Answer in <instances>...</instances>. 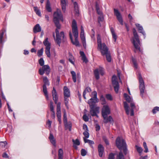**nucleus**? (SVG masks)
<instances>
[{
  "label": "nucleus",
  "mask_w": 159,
  "mask_h": 159,
  "mask_svg": "<svg viewBox=\"0 0 159 159\" xmlns=\"http://www.w3.org/2000/svg\"><path fill=\"white\" fill-rule=\"evenodd\" d=\"M62 15L61 10L57 9L56 11L53 14V21L57 27L56 30V42L60 46L61 43V40H62L64 38V34L63 32H61L59 34V30L60 29L61 25L59 23L60 20H62Z\"/></svg>",
  "instance_id": "obj_1"
},
{
  "label": "nucleus",
  "mask_w": 159,
  "mask_h": 159,
  "mask_svg": "<svg viewBox=\"0 0 159 159\" xmlns=\"http://www.w3.org/2000/svg\"><path fill=\"white\" fill-rule=\"evenodd\" d=\"M98 50L100 51L102 56L106 55V59L109 62L111 61V57L110 53L108 52V49L104 43H102L101 36L98 34L97 38Z\"/></svg>",
  "instance_id": "obj_2"
},
{
  "label": "nucleus",
  "mask_w": 159,
  "mask_h": 159,
  "mask_svg": "<svg viewBox=\"0 0 159 159\" xmlns=\"http://www.w3.org/2000/svg\"><path fill=\"white\" fill-rule=\"evenodd\" d=\"M124 97L125 98V100L128 102L130 103L131 109H130L128 105L126 102H124V107L125 111V112L127 115L129 114L130 112V116H133L134 115V109L135 108V107L134 103L133 102V100L127 94L124 93Z\"/></svg>",
  "instance_id": "obj_3"
},
{
  "label": "nucleus",
  "mask_w": 159,
  "mask_h": 159,
  "mask_svg": "<svg viewBox=\"0 0 159 159\" xmlns=\"http://www.w3.org/2000/svg\"><path fill=\"white\" fill-rule=\"evenodd\" d=\"M116 145L120 150H121L122 149L124 154L126 155L127 151L126 144L124 139L119 137H117L116 140Z\"/></svg>",
  "instance_id": "obj_4"
},
{
  "label": "nucleus",
  "mask_w": 159,
  "mask_h": 159,
  "mask_svg": "<svg viewBox=\"0 0 159 159\" xmlns=\"http://www.w3.org/2000/svg\"><path fill=\"white\" fill-rule=\"evenodd\" d=\"M133 31L134 37L133 38L132 43L136 49L134 51L135 52H136V50H138L140 51V43L139 36L135 28L133 29Z\"/></svg>",
  "instance_id": "obj_5"
},
{
  "label": "nucleus",
  "mask_w": 159,
  "mask_h": 159,
  "mask_svg": "<svg viewBox=\"0 0 159 159\" xmlns=\"http://www.w3.org/2000/svg\"><path fill=\"white\" fill-rule=\"evenodd\" d=\"M91 98L88 100V103L89 106H95V104L98 102V99L97 98V93L96 91H93L90 95Z\"/></svg>",
  "instance_id": "obj_6"
},
{
  "label": "nucleus",
  "mask_w": 159,
  "mask_h": 159,
  "mask_svg": "<svg viewBox=\"0 0 159 159\" xmlns=\"http://www.w3.org/2000/svg\"><path fill=\"white\" fill-rule=\"evenodd\" d=\"M139 87L140 91V95L142 97H143V94L144 93L145 91V87L144 82L141 75L139 74Z\"/></svg>",
  "instance_id": "obj_7"
},
{
  "label": "nucleus",
  "mask_w": 159,
  "mask_h": 159,
  "mask_svg": "<svg viewBox=\"0 0 159 159\" xmlns=\"http://www.w3.org/2000/svg\"><path fill=\"white\" fill-rule=\"evenodd\" d=\"M43 44L46 46L45 53L47 56L50 58L51 57L50 49L51 48V44L48 41V38H47L43 41Z\"/></svg>",
  "instance_id": "obj_8"
},
{
  "label": "nucleus",
  "mask_w": 159,
  "mask_h": 159,
  "mask_svg": "<svg viewBox=\"0 0 159 159\" xmlns=\"http://www.w3.org/2000/svg\"><path fill=\"white\" fill-rule=\"evenodd\" d=\"M90 107V113L92 116H96L98 117V116L97 115L99 112V110L100 107H95V106H89Z\"/></svg>",
  "instance_id": "obj_9"
},
{
  "label": "nucleus",
  "mask_w": 159,
  "mask_h": 159,
  "mask_svg": "<svg viewBox=\"0 0 159 159\" xmlns=\"http://www.w3.org/2000/svg\"><path fill=\"white\" fill-rule=\"evenodd\" d=\"M50 71V68L49 66L48 65H44L39 69V73L41 75H43L44 73L48 75L49 74Z\"/></svg>",
  "instance_id": "obj_10"
},
{
  "label": "nucleus",
  "mask_w": 159,
  "mask_h": 159,
  "mask_svg": "<svg viewBox=\"0 0 159 159\" xmlns=\"http://www.w3.org/2000/svg\"><path fill=\"white\" fill-rule=\"evenodd\" d=\"M72 33L74 37L78 38V28L76 21L74 20H73L72 21Z\"/></svg>",
  "instance_id": "obj_11"
},
{
  "label": "nucleus",
  "mask_w": 159,
  "mask_h": 159,
  "mask_svg": "<svg viewBox=\"0 0 159 159\" xmlns=\"http://www.w3.org/2000/svg\"><path fill=\"white\" fill-rule=\"evenodd\" d=\"M112 81L116 92V93H118L119 85V83L117 81V78L116 76L114 75L112 76Z\"/></svg>",
  "instance_id": "obj_12"
},
{
  "label": "nucleus",
  "mask_w": 159,
  "mask_h": 159,
  "mask_svg": "<svg viewBox=\"0 0 159 159\" xmlns=\"http://www.w3.org/2000/svg\"><path fill=\"white\" fill-rule=\"evenodd\" d=\"M110 113V108L108 105L103 106L102 110V114L103 117L107 116Z\"/></svg>",
  "instance_id": "obj_13"
},
{
  "label": "nucleus",
  "mask_w": 159,
  "mask_h": 159,
  "mask_svg": "<svg viewBox=\"0 0 159 159\" xmlns=\"http://www.w3.org/2000/svg\"><path fill=\"white\" fill-rule=\"evenodd\" d=\"M94 72L95 78L97 80H98L99 78V73L102 75L104 74L103 69L101 67H99L98 69H95Z\"/></svg>",
  "instance_id": "obj_14"
},
{
  "label": "nucleus",
  "mask_w": 159,
  "mask_h": 159,
  "mask_svg": "<svg viewBox=\"0 0 159 159\" xmlns=\"http://www.w3.org/2000/svg\"><path fill=\"white\" fill-rule=\"evenodd\" d=\"M114 14L116 16L120 24L123 25V20L122 16L119 11L118 10L116 9H114Z\"/></svg>",
  "instance_id": "obj_15"
},
{
  "label": "nucleus",
  "mask_w": 159,
  "mask_h": 159,
  "mask_svg": "<svg viewBox=\"0 0 159 159\" xmlns=\"http://www.w3.org/2000/svg\"><path fill=\"white\" fill-rule=\"evenodd\" d=\"M52 94L53 99L55 103L57 104L58 98L56 91L54 87L53 88V90L52 91Z\"/></svg>",
  "instance_id": "obj_16"
},
{
  "label": "nucleus",
  "mask_w": 159,
  "mask_h": 159,
  "mask_svg": "<svg viewBox=\"0 0 159 159\" xmlns=\"http://www.w3.org/2000/svg\"><path fill=\"white\" fill-rule=\"evenodd\" d=\"M103 117V121L105 123H107L108 122H110V123L113 124V120L111 116H110L107 117V116Z\"/></svg>",
  "instance_id": "obj_17"
},
{
  "label": "nucleus",
  "mask_w": 159,
  "mask_h": 159,
  "mask_svg": "<svg viewBox=\"0 0 159 159\" xmlns=\"http://www.w3.org/2000/svg\"><path fill=\"white\" fill-rule=\"evenodd\" d=\"M69 35L70 38L71 40V41L72 42V43L73 44L76 46H78L79 45V41L78 40V38H75V41L74 42H73V38H72V34L71 32H70L69 33Z\"/></svg>",
  "instance_id": "obj_18"
},
{
  "label": "nucleus",
  "mask_w": 159,
  "mask_h": 159,
  "mask_svg": "<svg viewBox=\"0 0 159 159\" xmlns=\"http://www.w3.org/2000/svg\"><path fill=\"white\" fill-rule=\"evenodd\" d=\"M98 149L99 155L100 157H102L104 152V148L102 144H99L98 145Z\"/></svg>",
  "instance_id": "obj_19"
},
{
  "label": "nucleus",
  "mask_w": 159,
  "mask_h": 159,
  "mask_svg": "<svg viewBox=\"0 0 159 159\" xmlns=\"http://www.w3.org/2000/svg\"><path fill=\"white\" fill-rule=\"evenodd\" d=\"M61 6L62 11L65 12L66 10V7L67 5V0H61Z\"/></svg>",
  "instance_id": "obj_20"
},
{
  "label": "nucleus",
  "mask_w": 159,
  "mask_h": 159,
  "mask_svg": "<svg viewBox=\"0 0 159 159\" xmlns=\"http://www.w3.org/2000/svg\"><path fill=\"white\" fill-rule=\"evenodd\" d=\"M64 96L66 97L67 98L70 97V92L66 86H65L64 87Z\"/></svg>",
  "instance_id": "obj_21"
},
{
  "label": "nucleus",
  "mask_w": 159,
  "mask_h": 159,
  "mask_svg": "<svg viewBox=\"0 0 159 159\" xmlns=\"http://www.w3.org/2000/svg\"><path fill=\"white\" fill-rule=\"evenodd\" d=\"M41 31V28L39 24H36L33 28V31L34 33L40 32Z\"/></svg>",
  "instance_id": "obj_22"
},
{
  "label": "nucleus",
  "mask_w": 159,
  "mask_h": 159,
  "mask_svg": "<svg viewBox=\"0 0 159 159\" xmlns=\"http://www.w3.org/2000/svg\"><path fill=\"white\" fill-rule=\"evenodd\" d=\"M49 139L51 143L55 146H56V140L55 139L53 135L51 134H50Z\"/></svg>",
  "instance_id": "obj_23"
},
{
  "label": "nucleus",
  "mask_w": 159,
  "mask_h": 159,
  "mask_svg": "<svg viewBox=\"0 0 159 159\" xmlns=\"http://www.w3.org/2000/svg\"><path fill=\"white\" fill-rule=\"evenodd\" d=\"M80 54L82 57V60L84 62L87 63L88 61L84 52L83 51L80 52Z\"/></svg>",
  "instance_id": "obj_24"
},
{
  "label": "nucleus",
  "mask_w": 159,
  "mask_h": 159,
  "mask_svg": "<svg viewBox=\"0 0 159 159\" xmlns=\"http://www.w3.org/2000/svg\"><path fill=\"white\" fill-rule=\"evenodd\" d=\"M111 31L112 34L113 38L114 39V42H115L117 38V36L115 32L114 29L112 27L111 28Z\"/></svg>",
  "instance_id": "obj_25"
},
{
  "label": "nucleus",
  "mask_w": 159,
  "mask_h": 159,
  "mask_svg": "<svg viewBox=\"0 0 159 159\" xmlns=\"http://www.w3.org/2000/svg\"><path fill=\"white\" fill-rule=\"evenodd\" d=\"M135 25L138 28L139 32L142 33L143 35H145V32L143 31V27L139 24H136Z\"/></svg>",
  "instance_id": "obj_26"
},
{
  "label": "nucleus",
  "mask_w": 159,
  "mask_h": 159,
  "mask_svg": "<svg viewBox=\"0 0 159 159\" xmlns=\"http://www.w3.org/2000/svg\"><path fill=\"white\" fill-rule=\"evenodd\" d=\"M74 6L75 11V14L76 15H78L79 14V7L78 5L76 2H74Z\"/></svg>",
  "instance_id": "obj_27"
},
{
  "label": "nucleus",
  "mask_w": 159,
  "mask_h": 159,
  "mask_svg": "<svg viewBox=\"0 0 159 159\" xmlns=\"http://www.w3.org/2000/svg\"><path fill=\"white\" fill-rule=\"evenodd\" d=\"M43 91L46 96V97L47 100L48 99V91L47 90V88L46 86L45 85H43Z\"/></svg>",
  "instance_id": "obj_28"
},
{
  "label": "nucleus",
  "mask_w": 159,
  "mask_h": 159,
  "mask_svg": "<svg viewBox=\"0 0 159 159\" xmlns=\"http://www.w3.org/2000/svg\"><path fill=\"white\" fill-rule=\"evenodd\" d=\"M91 91V90L90 88L89 87H87L85 89L83 93V96L85 99H86L85 95H86V92H87L89 93V92H90Z\"/></svg>",
  "instance_id": "obj_29"
},
{
  "label": "nucleus",
  "mask_w": 159,
  "mask_h": 159,
  "mask_svg": "<svg viewBox=\"0 0 159 159\" xmlns=\"http://www.w3.org/2000/svg\"><path fill=\"white\" fill-rule=\"evenodd\" d=\"M46 9L48 12H51L52 11V9L50 7V3L48 0L47 2Z\"/></svg>",
  "instance_id": "obj_30"
},
{
  "label": "nucleus",
  "mask_w": 159,
  "mask_h": 159,
  "mask_svg": "<svg viewBox=\"0 0 159 159\" xmlns=\"http://www.w3.org/2000/svg\"><path fill=\"white\" fill-rule=\"evenodd\" d=\"M118 154H117L116 157V159H125L124 156L121 152V150Z\"/></svg>",
  "instance_id": "obj_31"
},
{
  "label": "nucleus",
  "mask_w": 159,
  "mask_h": 159,
  "mask_svg": "<svg viewBox=\"0 0 159 159\" xmlns=\"http://www.w3.org/2000/svg\"><path fill=\"white\" fill-rule=\"evenodd\" d=\"M70 73L72 75L73 82L74 83H75L76 81V74L75 72L73 71H71Z\"/></svg>",
  "instance_id": "obj_32"
},
{
  "label": "nucleus",
  "mask_w": 159,
  "mask_h": 159,
  "mask_svg": "<svg viewBox=\"0 0 159 159\" xmlns=\"http://www.w3.org/2000/svg\"><path fill=\"white\" fill-rule=\"evenodd\" d=\"M64 124L66 129H68L70 131L71 130L72 125L71 122H69L68 123L67 122H66V123H64Z\"/></svg>",
  "instance_id": "obj_33"
},
{
  "label": "nucleus",
  "mask_w": 159,
  "mask_h": 159,
  "mask_svg": "<svg viewBox=\"0 0 159 159\" xmlns=\"http://www.w3.org/2000/svg\"><path fill=\"white\" fill-rule=\"evenodd\" d=\"M69 60L71 63L74 64V58L70 53H69Z\"/></svg>",
  "instance_id": "obj_34"
},
{
  "label": "nucleus",
  "mask_w": 159,
  "mask_h": 159,
  "mask_svg": "<svg viewBox=\"0 0 159 159\" xmlns=\"http://www.w3.org/2000/svg\"><path fill=\"white\" fill-rule=\"evenodd\" d=\"M43 81L44 83V84L43 85H45V86H46V85L49 86V81L47 77H43Z\"/></svg>",
  "instance_id": "obj_35"
},
{
  "label": "nucleus",
  "mask_w": 159,
  "mask_h": 159,
  "mask_svg": "<svg viewBox=\"0 0 159 159\" xmlns=\"http://www.w3.org/2000/svg\"><path fill=\"white\" fill-rule=\"evenodd\" d=\"M34 10L36 14L39 16H41V13L40 10L37 8V7H34Z\"/></svg>",
  "instance_id": "obj_36"
},
{
  "label": "nucleus",
  "mask_w": 159,
  "mask_h": 159,
  "mask_svg": "<svg viewBox=\"0 0 159 159\" xmlns=\"http://www.w3.org/2000/svg\"><path fill=\"white\" fill-rule=\"evenodd\" d=\"M58 158L63 157V151L61 148H60L58 151Z\"/></svg>",
  "instance_id": "obj_37"
},
{
  "label": "nucleus",
  "mask_w": 159,
  "mask_h": 159,
  "mask_svg": "<svg viewBox=\"0 0 159 159\" xmlns=\"http://www.w3.org/2000/svg\"><path fill=\"white\" fill-rule=\"evenodd\" d=\"M135 147L137 151L139 154L141 153L142 152L143 149L141 147H140L138 145H136Z\"/></svg>",
  "instance_id": "obj_38"
},
{
  "label": "nucleus",
  "mask_w": 159,
  "mask_h": 159,
  "mask_svg": "<svg viewBox=\"0 0 159 159\" xmlns=\"http://www.w3.org/2000/svg\"><path fill=\"white\" fill-rule=\"evenodd\" d=\"M43 49L42 48L40 50H39L38 51L37 54L39 57H40L42 56L43 55Z\"/></svg>",
  "instance_id": "obj_39"
},
{
  "label": "nucleus",
  "mask_w": 159,
  "mask_h": 159,
  "mask_svg": "<svg viewBox=\"0 0 159 159\" xmlns=\"http://www.w3.org/2000/svg\"><path fill=\"white\" fill-rule=\"evenodd\" d=\"M60 105L61 103L60 102H58L57 104V113H61Z\"/></svg>",
  "instance_id": "obj_40"
},
{
  "label": "nucleus",
  "mask_w": 159,
  "mask_h": 159,
  "mask_svg": "<svg viewBox=\"0 0 159 159\" xmlns=\"http://www.w3.org/2000/svg\"><path fill=\"white\" fill-rule=\"evenodd\" d=\"M100 100L102 102L101 104L102 105H104L106 103L105 98L103 95H101L100 97Z\"/></svg>",
  "instance_id": "obj_41"
},
{
  "label": "nucleus",
  "mask_w": 159,
  "mask_h": 159,
  "mask_svg": "<svg viewBox=\"0 0 159 159\" xmlns=\"http://www.w3.org/2000/svg\"><path fill=\"white\" fill-rule=\"evenodd\" d=\"M57 116L58 119V120L59 122V123L61 124V113H57Z\"/></svg>",
  "instance_id": "obj_42"
},
{
  "label": "nucleus",
  "mask_w": 159,
  "mask_h": 159,
  "mask_svg": "<svg viewBox=\"0 0 159 159\" xmlns=\"http://www.w3.org/2000/svg\"><path fill=\"white\" fill-rule=\"evenodd\" d=\"M39 63L41 66H43L44 64V61L43 58H41L39 61Z\"/></svg>",
  "instance_id": "obj_43"
},
{
  "label": "nucleus",
  "mask_w": 159,
  "mask_h": 159,
  "mask_svg": "<svg viewBox=\"0 0 159 159\" xmlns=\"http://www.w3.org/2000/svg\"><path fill=\"white\" fill-rule=\"evenodd\" d=\"M143 146L145 150L144 151L145 152H148V148L147 145L146 143L145 142H144L143 143Z\"/></svg>",
  "instance_id": "obj_44"
},
{
  "label": "nucleus",
  "mask_w": 159,
  "mask_h": 159,
  "mask_svg": "<svg viewBox=\"0 0 159 159\" xmlns=\"http://www.w3.org/2000/svg\"><path fill=\"white\" fill-rule=\"evenodd\" d=\"M81 155L83 156H84L86 155L87 153V151L84 149H82L81 151Z\"/></svg>",
  "instance_id": "obj_45"
},
{
  "label": "nucleus",
  "mask_w": 159,
  "mask_h": 159,
  "mask_svg": "<svg viewBox=\"0 0 159 159\" xmlns=\"http://www.w3.org/2000/svg\"><path fill=\"white\" fill-rule=\"evenodd\" d=\"M158 111H159V107H154L152 111L153 113L154 114Z\"/></svg>",
  "instance_id": "obj_46"
},
{
  "label": "nucleus",
  "mask_w": 159,
  "mask_h": 159,
  "mask_svg": "<svg viewBox=\"0 0 159 159\" xmlns=\"http://www.w3.org/2000/svg\"><path fill=\"white\" fill-rule=\"evenodd\" d=\"M7 143L6 141L0 142V146L3 148H5Z\"/></svg>",
  "instance_id": "obj_47"
},
{
  "label": "nucleus",
  "mask_w": 159,
  "mask_h": 159,
  "mask_svg": "<svg viewBox=\"0 0 159 159\" xmlns=\"http://www.w3.org/2000/svg\"><path fill=\"white\" fill-rule=\"evenodd\" d=\"M63 121L64 123H66V122H67V118L66 117V113L65 111L64 112V114L63 115Z\"/></svg>",
  "instance_id": "obj_48"
},
{
  "label": "nucleus",
  "mask_w": 159,
  "mask_h": 159,
  "mask_svg": "<svg viewBox=\"0 0 159 159\" xmlns=\"http://www.w3.org/2000/svg\"><path fill=\"white\" fill-rule=\"evenodd\" d=\"M67 98L66 97L64 96V101H65V103L66 106L67 107H68V101L69 100L67 98Z\"/></svg>",
  "instance_id": "obj_49"
},
{
  "label": "nucleus",
  "mask_w": 159,
  "mask_h": 159,
  "mask_svg": "<svg viewBox=\"0 0 159 159\" xmlns=\"http://www.w3.org/2000/svg\"><path fill=\"white\" fill-rule=\"evenodd\" d=\"M88 131H85L83 133V134L85 136L84 137L86 138H88L89 137V134Z\"/></svg>",
  "instance_id": "obj_50"
},
{
  "label": "nucleus",
  "mask_w": 159,
  "mask_h": 159,
  "mask_svg": "<svg viewBox=\"0 0 159 159\" xmlns=\"http://www.w3.org/2000/svg\"><path fill=\"white\" fill-rule=\"evenodd\" d=\"M73 142L74 143L77 145H80V142L78 139H76L75 140H73Z\"/></svg>",
  "instance_id": "obj_51"
},
{
  "label": "nucleus",
  "mask_w": 159,
  "mask_h": 159,
  "mask_svg": "<svg viewBox=\"0 0 159 159\" xmlns=\"http://www.w3.org/2000/svg\"><path fill=\"white\" fill-rule=\"evenodd\" d=\"M106 98L108 100L111 101L112 100V98L111 95L110 94H107L106 95Z\"/></svg>",
  "instance_id": "obj_52"
},
{
  "label": "nucleus",
  "mask_w": 159,
  "mask_h": 159,
  "mask_svg": "<svg viewBox=\"0 0 159 159\" xmlns=\"http://www.w3.org/2000/svg\"><path fill=\"white\" fill-rule=\"evenodd\" d=\"M80 37L81 40H84L85 39L84 35V32H81L80 34Z\"/></svg>",
  "instance_id": "obj_53"
},
{
  "label": "nucleus",
  "mask_w": 159,
  "mask_h": 159,
  "mask_svg": "<svg viewBox=\"0 0 159 159\" xmlns=\"http://www.w3.org/2000/svg\"><path fill=\"white\" fill-rule=\"evenodd\" d=\"M50 107L51 111H54V107L53 106V102L52 101H51L50 102Z\"/></svg>",
  "instance_id": "obj_54"
},
{
  "label": "nucleus",
  "mask_w": 159,
  "mask_h": 159,
  "mask_svg": "<svg viewBox=\"0 0 159 159\" xmlns=\"http://www.w3.org/2000/svg\"><path fill=\"white\" fill-rule=\"evenodd\" d=\"M132 62L134 64V67L137 68V64L136 63V60L135 59L133 58L132 59Z\"/></svg>",
  "instance_id": "obj_55"
},
{
  "label": "nucleus",
  "mask_w": 159,
  "mask_h": 159,
  "mask_svg": "<svg viewBox=\"0 0 159 159\" xmlns=\"http://www.w3.org/2000/svg\"><path fill=\"white\" fill-rule=\"evenodd\" d=\"M114 154L113 153H111L109 154L108 157V159H114Z\"/></svg>",
  "instance_id": "obj_56"
},
{
  "label": "nucleus",
  "mask_w": 159,
  "mask_h": 159,
  "mask_svg": "<svg viewBox=\"0 0 159 159\" xmlns=\"http://www.w3.org/2000/svg\"><path fill=\"white\" fill-rule=\"evenodd\" d=\"M83 120L85 121H87L89 120V118L86 115H84L83 116Z\"/></svg>",
  "instance_id": "obj_57"
},
{
  "label": "nucleus",
  "mask_w": 159,
  "mask_h": 159,
  "mask_svg": "<svg viewBox=\"0 0 159 159\" xmlns=\"http://www.w3.org/2000/svg\"><path fill=\"white\" fill-rule=\"evenodd\" d=\"M103 140L105 141V143L107 145H109V142L107 139L105 137H104L103 138Z\"/></svg>",
  "instance_id": "obj_58"
},
{
  "label": "nucleus",
  "mask_w": 159,
  "mask_h": 159,
  "mask_svg": "<svg viewBox=\"0 0 159 159\" xmlns=\"http://www.w3.org/2000/svg\"><path fill=\"white\" fill-rule=\"evenodd\" d=\"M83 129L85 131H88L87 126L86 125L84 124L83 125Z\"/></svg>",
  "instance_id": "obj_59"
},
{
  "label": "nucleus",
  "mask_w": 159,
  "mask_h": 159,
  "mask_svg": "<svg viewBox=\"0 0 159 159\" xmlns=\"http://www.w3.org/2000/svg\"><path fill=\"white\" fill-rule=\"evenodd\" d=\"M95 128L97 131H99L100 128V126L98 124L96 125Z\"/></svg>",
  "instance_id": "obj_60"
},
{
  "label": "nucleus",
  "mask_w": 159,
  "mask_h": 159,
  "mask_svg": "<svg viewBox=\"0 0 159 159\" xmlns=\"http://www.w3.org/2000/svg\"><path fill=\"white\" fill-rule=\"evenodd\" d=\"M81 40L82 41V42L83 45V46L84 47V48H85L86 47V46L85 39L84 40L82 39V40Z\"/></svg>",
  "instance_id": "obj_61"
},
{
  "label": "nucleus",
  "mask_w": 159,
  "mask_h": 159,
  "mask_svg": "<svg viewBox=\"0 0 159 159\" xmlns=\"http://www.w3.org/2000/svg\"><path fill=\"white\" fill-rule=\"evenodd\" d=\"M52 122L49 120H48L47 122V125H48V127L50 128L51 126Z\"/></svg>",
  "instance_id": "obj_62"
},
{
  "label": "nucleus",
  "mask_w": 159,
  "mask_h": 159,
  "mask_svg": "<svg viewBox=\"0 0 159 159\" xmlns=\"http://www.w3.org/2000/svg\"><path fill=\"white\" fill-rule=\"evenodd\" d=\"M2 157L3 158H7L8 157V156L7 155V154L5 152L3 154Z\"/></svg>",
  "instance_id": "obj_63"
},
{
  "label": "nucleus",
  "mask_w": 159,
  "mask_h": 159,
  "mask_svg": "<svg viewBox=\"0 0 159 159\" xmlns=\"http://www.w3.org/2000/svg\"><path fill=\"white\" fill-rule=\"evenodd\" d=\"M103 18L102 16L99 17L98 19V22L99 23L100 21H102L103 20Z\"/></svg>",
  "instance_id": "obj_64"
}]
</instances>
